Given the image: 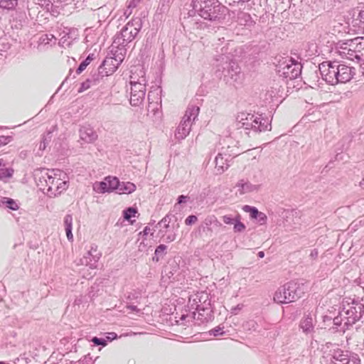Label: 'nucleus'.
Segmentation results:
<instances>
[{"label":"nucleus","mask_w":364,"mask_h":364,"mask_svg":"<svg viewBox=\"0 0 364 364\" xmlns=\"http://www.w3.org/2000/svg\"><path fill=\"white\" fill-rule=\"evenodd\" d=\"M127 309L129 311H132V312H139V310L137 309L136 306H127Z\"/></svg>","instance_id":"obj_29"},{"label":"nucleus","mask_w":364,"mask_h":364,"mask_svg":"<svg viewBox=\"0 0 364 364\" xmlns=\"http://www.w3.org/2000/svg\"><path fill=\"white\" fill-rule=\"evenodd\" d=\"M92 341L95 344V345H97V346H107V342L105 340H102V339H100L97 337H94L92 339Z\"/></svg>","instance_id":"obj_22"},{"label":"nucleus","mask_w":364,"mask_h":364,"mask_svg":"<svg viewBox=\"0 0 364 364\" xmlns=\"http://www.w3.org/2000/svg\"><path fill=\"white\" fill-rule=\"evenodd\" d=\"M168 239L170 240V241H173L174 240V237H172V238L168 237Z\"/></svg>","instance_id":"obj_34"},{"label":"nucleus","mask_w":364,"mask_h":364,"mask_svg":"<svg viewBox=\"0 0 364 364\" xmlns=\"http://www.w3.org/2000/svg\"><path fill=\"white\" fill-rule=\"evenodd\" d=\"M92 58L90 56V55H88L87 57V58L82 61L78 68L76 70V73L77 74H80L84 70H85V68H87V66L91 63V61L92 60Z\"/></svg>","instance_id":"obj_15"},{"label":"nucleus","mask_w":364,"mask_h":364,"mask_svg":"<svg viewBox=\"0 0 364 364\" xmlns=\"http://www.w3.org/2000/svg\"><path fill=\"white\" fill-rule=\"evenodd\" d=\"M336 72L338 83H346L350 81L354 75L353 68L344 64H337Z\"/></svg>","instance_id":"obj_6"},{"label":"nucleus","mask_w":364,"mask_h":364,"mask_svg":"<svg viewBox=\"0 0 364 364\" xmlns=\"http://www.w3.org/2000/svg\"><path fill=\"white\" fill-rule=\"evenodd\" d=\"M258 255L259 257L262 258L264 256V253L263 252H259Z\"/></svg>","instance_id":"obj_31"},{"label":"nucleus","mask_w":364,"mask_h":364,"mask_svg":"<svg viewBox=\"0 0 364 364\" xmlns=\"http://www.w3.org/2000/svg\"><path fill=\"white\" fill-rule=\"evenodd\" d=\"M6 203L8 204V207L11 210H16L18 209V204L13 199H9Z\"/></svg>","instance_id":"obj_21"},{"label":"nucleus","mask_w":364,"mask_h":364,"mask_svg":"<svg viewBox=\"0 0 364 364\" xmlns=\"http://www.w3.org/2000/svg\"><path fill=\"white\" fill-rule=\"evenodd\" d=\"M138 214V211L136 208H128L123 211L124 218L129 221L131 224H133L134 220H132V218H136Z\"/></svg>","instance_id":"obj_12"},{"label":"nucleus","mask_w":364,"mask_h":364,"mask_svg":"<svg viewBox=\"0 0 364 364\" xmlns=\"http://www.w3.org/2000/svg\"><path fill=\"white\" fill-rule=\"evenodd\" d=\"M139 32V28L134 27L132 23H128L122 30L121 36L123 43L132 41Z\"/></svg>","instance_id":"obj_8"},{"label":"nucleus","mask_w":364,"mask_h":364,"mask_svg":"<svg viewBox=\"0 0 364 364\" xmlns=\"http://www.w3.org/2000/svg\"><path fill=\"white\" fill-rule=\"evenodd\" d=\"M351 43H353V45H356L357 46H361L363 44H364V38H356L351 41Z\"/></svg>","instance_id":"obj_23"},{"label":"nucleus","mask_w":364,"mask_h":364,"mask_svg":"<svg viewBox=\"0 0 364 364\" xmlns=\"http://www.w3.org/2000/svg\"><path fill=\"white\" fill-rule=\"evenodd\" d=\"M223 221L224 223L228 225H232L234 224L235 222V218H233L230 215H225L222 217Z\"/></svg>","instance_id":"obj_18"},{"label":"nucleus","mask_w":364,"mask_h":364,"mask_svg":"<svg viewBox=\"0 0 364 364\" xmlns=\"http://www.w3.org/2000/svg\"><path fill=\"white\" fill-rule=\"evenodd\" d=\"M337 63L332 62H323L319 65V71L323 79L331 85L338 83L336 78Z\"/></svg>","instance_id":"obj_4"},{"label":"nucleus","mask_w":364,"mask_h":364,"mask_svg":"<svg viewBox=\"0 0 364 364\" xmlns=\"http://www.w3.org/2000/svg\"><path fill=\"white\" fill-rule=\"evenodd\" d=\"M306 291V287L304 284L290 282L274 293V301L280 304L293 302L302 297Z\"/></svg>","instance_id":"obj_1"},{"label":"nucleus","mask_w":364,"mask_h":364,"mask_svg":"<svg viewBox=\"0 0 364 364\" xmlns=\"http://www.w3.org/2000/svg\"><path fill=\"white\" fill-rule=\"evenodd\" d=\"M198 220V218L196 215H189L186 220L185 223L187 225H191L196 223Z\"/></svg>","instance_id":"obj_20"},{"label":"nucleus","mask_w":364,"mask_h":364,"mask_svg":"<svg viewBox=\"0 0 364 364\" xmlns=\"http://www.w3.org/2000/svg\"><path fill=\"white\" fill-rule=\"evenodd\" d=\"M117 338V335L114 332H109L107 333V339L109 341H113Z\"/></svg>","instance_id":"obj_26"},{"label":"nucleus","mask_w":364,"mask_h":364,"mask_svg":"<svg viewBox=\"0 0 364 364\" xmlns=\"http://www.w3.org/2000/svg\"><path fill=\"white\" fill-rule=\"evenodd\" d=\"M66 232V236L69 241L73 242V235L72 233V229H67L65 230Z\"/></svg>","instance_id":"obj_28"},{"label":"nucleus","mask_w":364,"mask_h":364,"mask_svg":"<svg viewBox=\"0 0 364 364\" xmlns=\"http://www.w3.org/2000/svg\"><path fill=\"white\" fill-rule=\"evenodd\" d=\"M65 229H73V217L71 215H66L63 220Z\"/></svg>","instance_id":"obj_17"},{"label":"nucleus","mask_w":364,"mask_h":364,"mask_svg":"<svg viewBox=\"0 0 364 364\" xmlns=\"http://www.w3.org/2000/svg\"><path fill=\"white\" fill-rule=\"evenodd\" d=\"M249 0H233V2H240V1H242V2H245V1H248Z\"/></svg>","instance_id":"obj_32"},{"label":"nucleus","mask_w":364,"mask_h":364,"mask_svg":"<svg viewBox=\"0 0 364 364\" xmlns=\"http://www.w3.org/2000/svg\"><path fill=\"white\" fill-rule=\"evenodd\" d=\"M166 250V246L165 245H159L156 250H155V254H160V253H162L164 252L165 250Z\"/></svg>","instance_id":"obj_25"},{"label":"nucleus","mask_w":364,"mask_h":364,"mask_svg":"<svg viewBox=\"0 0 364 364\" xmlns=\"http://www.w3.org/2000/svg\"><path fill=\"white\" fill-rule=\"evenodd\" d=\"M81 138L87 141L92 142L97 139V134L91 129H87L81 133Z\"/></svg>","instance_id":"obj_11"},{"label":"nucleus","mask_w":364,"mask_h":364,"mask_svg":"<svg viewBox=\"0 0 364 364\" xmlns=\"http://www.w3.org/2000/svg\"><path fill=\"white\" fill-rule=\"evenodd\" d=\"M3 162H4L3 159H0V166L4 165Z\"/></svg>","instance_id":"obj_33"},{"label":"nucleus","mask_w":364,"mask_h":364,"mask_svg":"<svg viewBox=\"0 0 364 364\" xmlns=\"http://www.w3.org/2000/svg\"><path fill=\"white\" fill-rule=\"evenodd\" d=\"M242 210L245 212L250 213L252 218H259V220L262 223L266 221L267 216L263 213L259 212L258 210L255 207H251L246 205L242 208Z\"/></svg>","instance_id":"obj_10"},{"label":"nucleus","mask_w":364,"mask_h":364,"mask_svg":"<svg viewBox=\"0 0 364 364\" xmlns=\"http://www.w3.org/2000/svg\"><path fill=\"white\" fill-rule=\"evenodd\" d=\"M90 87V81L89 80L83 82L78 90L79 92H82Z\"/></svg>","instance_id":"obj_19"},{"label":"nucleus","mask_w":364,"mask_h":364,"mask_svg":"<svg viewBox=\"0 0 364 364\" xmlns=\"http://www.w3.org/2000/svg\"><path fill=\"white\" fill-rule=\"evenodd\" d=\"M345 360H346V363H343V364H360V360L358 359H352L350 360L348 358H345Z\"/></svg>","instance_id":"obj_27"},{"label":"nucleus","mask_w":364,"mask_h":364,"mask_svg":"<svg viewBox=\"0 0 364 364\" xmlns=\"http://www.w3.org/2000/svg\"><path fill=\"white\" fill-rule=\"evenodd\" d=\"M14 170L12 168H1L0 170L1 179L11 178L13 176Z\"/></svg>","instance_id":"obj_16"},{"label":"nucleus","mask_w":364,"mask_h":364,"mask_svg":"<svg viewBox=\"0 0 364 364\" xmlns=\"http://www.w3.org/2000/svg\"><path fill=\"white\" fill-rule=\"evenodd\" d=\"M18 4V0H0V8L4 9H13Z\"/></svg>","instance_id":"obj_13"},{"label":"nucleus","mask_w":364,"mask_h":364,"mask_svg":"<svg viewBox=\"0 0 364 364\" xmlns=\"http://www.w3.org/2000/svg\"><path fill=\"white\" fill-rule=\"evenodd\" d=\"M145 97V90L141 84H135L132 87L130 103L132 106L139 105Z\"/></svg>","instance_id":"obj_7"},{"label":"nucleus","mask_w":364,"mask_h":364,"mask_svg":"<svg viewBox=\"0 0 364 364\" xmlns=\"http://www.w3.org/2000/svg\"><path fill=\"white\" fill-rule=\"evenodd\" d=\"M119 185V179L115 176H107L102 181L96 182L93 186L95 191L100 193H110L116 191Z\"/></svg>","instance_id":"obj_5"},{"label":"nucleus","mask_w":364,"mask_h":364,"mask_svg":"<svg viewBox=\"0 0 364 364\" xmlns=\"http://www.w3.org/2000/svg\"><path fill=\"white\" fill-rule=\"evenodd\" d=\"M193 4L194 7L198 9L199 15L205 19H215L220 10L217 0H194Z\"/></svg>","instance_id":"obj_2"},{"label":"nucleus","mask_w":364,"mask_h":364,"mask_svg":"<svg viewBox=\"0 0 364 364\" xmlns=\"http://www.w3.org/2000/svg\"><path fill=\"white\" fill-rule=\"evenodd\" d=\"M51 174L48 176V181H46L48 188V193L50 195L56 196L60 194L68 188V182L60 177L64 174L60 170H53Z\"/></svg>","instance_id":"obj_3"},{"label":"nucleus","mask_w":364,"mask_h":364,"mask_svg":"<svg viewBox=\"0 0 364 364\" xmlns=\"http://www.w3.org/2000/svg\"><path fill=\"white\" fill-rule=\"evenodd\" d=\"M186 198V196H180L178 197V203H181L184 201V199Z\"/></svg>","instance_id":"obj_30"},{"label":"nucleus","mask_w":364,"mask_h":364,"mask_svg":"<svg viewBox=\"0 0 364 364\" xmlns=\"http://www.w3.org/2000/svg\"><path fill=\"white\" fill-rule=\"evenodd\" d=\"M233 225L234 231L235 232H241L245 230V225L242 222H240V215H237L235 218V222Z\"/></svg>","instance_id":"obj_14"},{"label":"nucleus","mask_w":364,"mask_h":364,"mask_svg":"<svg viewBox=\"0 0 364 364\" xmlns=\"http://www.w3.org/2000/svg\"><path fill=\"white\" fill-rule=\"evenodd\" d=\"M136 189V186L134 183L127 181V182H120L119 181V185H117V188L116 191L119 194H130L134 192Z\"/></svg>","instance_id":"obj_9"},{"label":"nucleus","mask_w":364,"mask_h":364,"mask_svg":"<svg viewBox=\"0 0 364 364\" xmlns=\"http://www.w3.org/2000/svg\"><path fill=\"white\" fill-rule=\"evenodd\" d=\"M210 335H213L214 336H216L218 335H222L223 334V332H222V329L219 327L216 328H214V329H212L210 331Z\"/></svg>","instance_id":"obj_24"}]
</instances>
